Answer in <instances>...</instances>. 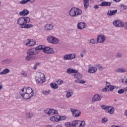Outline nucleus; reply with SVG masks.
<instances>
[{"label":"nucleus","instance_id":"obj_1","mask_svg":"<svg viewBox=\"0 0 127 127\" xmlns=\"http://www.w3.org/2000/svg\"><path fill=\"white\" fill-rule=\"evenodd\" d=\"M69 14L72 17H77L82 14V10L77 7H72L68 11Z\"/></svg>","mask_w":127,"mask_h":127},{"label":"nucleus","instance_id":"obj_2","mask_svg":"<svg viewBox=\"0 0 127 127\" xmlns=\"http://www.w3.org/2000/svg\"><path fill=\"white\" fill-rule=\"evenodd\" d=\"M17 24L20 26H24L25 23L30 22V18L26 16L21 17L17 20Z\"/></svg>","mask_w":127,"mask_h":127},{"label":"nucleus","instance_id":"obj_3","mask_svg":"<svg viewBox=\"0 0 127 127\" xmlns=\"http://www.w3.org/2000/svg\"><path fill=\"white\" fill-rule=\"evenodd\" d=\"M86 126L85 121H73L72 122V127H84Z\"/></svg>","mask_w":127,"mask_h":127},{"label":"nucleus","instance_id":"obj_4","mask_svg":"<svg viewBox=\"0 0 127 127\" xmlns=\"http://www.w3.org/2000/svg\"><path fill=\"white\" fill-rule=\"evenodd\" d=\"M47 40L49 43H52V44H58L59 43V39L53 36H48Z\"/></svg>","mask_w":127,"mask_h":127},{"label":"nucleus","instance_id":"obj_5","mask_svg":"<svg viewBox=\"0 0 127 127\" xmlns=\"http://www.w3.org/2000/svg\"><path fill=\"white\" fill-rule=\"evenodd\" d=\"M19 93L22 98H24L25 100H28V99L31 98V96L24 91V88H22L20 91Z\"/></svg>","mask_w":127,"mask_h":127},{"label":"nucleus","instance_id":"obj_6","mask_svg":"<svg viewBox=\"0 0 127 127\" xmlns=\"http://www.w3.org/2000/svg\"><path fill=\"white\" fill-rule=\"evenodd\" d=\"M45 114H46L47 115H48L49 116H50V115H58V111L54 109H47L46 110H44Z\"/></svg>","mask_w":127,"mask_h":127},{"label":"nucleus","instance_id":"obj_7","mask_svg":"<svg viewBox=\"0 0 127 127\" xmlns=\"http://www.w3.org/2000/svg\"><path fill=\"white\" fill-rule=\"evenodd\" d=\"M70 111L72 114V116L75 118L80 117L81 116V111L79 110H76L72 108H70Z\"/></svg>","mask_w":127,"mask_h":127},{"label":"nucleus","instance_id":"obj_8","mask_svg":"<svg viewBox=\"0 0 127 127\" xmlns=\"http://www.w3.org/2000/svg\"><path fill=\"white\" fill-rule=\"evenodd\" d=\"M39 75L40 76L38 77V79H36V82L37 83L42 84L45 82V75L42 73H40Z\"/></svg>","mask_w":127,"mask_h":127},{"label":"nucleus","instance_id":"obj_9","mask_svg":"<svg viewBox=\"0 0 127 127\" xmlns=\"http://www.w3.org/2000/svg\"><path fill=\"white\" fill-rule=\"evenodd\" d=\"M76 57V55L74 54H66L64 56V60H72Z\"/></svg>","mask_w":127,"mask_h":127},{"label":"nucleus","instance_id":"obj_10","mask_svg":"<svg viewBox=\"0 0 127 127\" xmlns=\"http://www.w3.org/2000/svg\"><path fill=\"white\" fill-rule=\"evenodd\" d=\"M97 43H103L105 42V40H106V36L104 35H98L97 36Z\"/></svg>","mask_w":127,"mask_h":127},{"label":"nucleus","instance_id":"obj_11","mask_svg":"<svg viewBox=\"0 0 127 127\" xmlns=\"http://www.w3.org/2000/svg\"><path fill=\"white\" fill-rule=\"evenodd\" d=\"M102 100V96L99 94H95L93 96L92 100V103L95 102H99Z\"/></svg>","mask_w":127,"mask_h":127},{"label":"nucleus","instance_id":"obj_12","mask_svg":"<svg viewBox=\"0 0 127 127\" xmlns=\"http://www.w3.org/2000/svg\"><path fill=\"white\" fill-rule=\"evenodd\" d=\"M43 52L46 53V54H54V51L53 50V49L50 47H45V48H44Z\"/></svg>","mask_w":127,"mask_h":127},{"label":"nucleus","instance_id":"obj_13","mask_svg":"<svg viewBox=\"0 0 127 127\" xmlns=\"http://www.w3.org/2000/svg\"><path fill=\"white\" fill-rule=\"evenodd\" d=\"M38 54V52L36 51V49L34 48L31 49L27 51V55H30L31 56L36 55Z\"/></svg>","mask_w":127,"mask_h":127},{"label":"nucleus","instance_id":"obj_14","mask_svg":"<svg viewBox=\"0 0 127 127\" xmlns=\"http://www.w3.org/2000/svg\"><path fill=\"white\" fill-rule=\"evenodd\" d=\"M113 23L116 27H122L124 25V23L119 20H115Z\"/></svg>","mask_w":127,"mask_h":127},{"label":"nucleus","instance_id":"obj_15","mask_svg":"<svg viewBox=\"0 0 127 127\" xmlns=\"http://www.w3.org/2000/svg\"><path fill=\"white\" fill-rule=\"evenodd\" d=\"M114 89H116V86L109 85V86L105 87L104 88L102 89L103 92H107V91H110V92H112L113 91Z\"/></svg>","mask_w":127,"mask_h":127},{"label":"nucleus","instance_id":"obj_16","mask_svg":"<svg viewBox=\"0 0 127 127\" xmlns=\"http://www.w3.org/2000/svg\"><path fill=\"white\" fill-rule=\"evenodd\" d=\"M24 91L25 92L27 93V94H28L29 95H30L31 97H32L34 94L33 92V90H32V88L30 87L28 88H24Z\"/></svg>","mask_w":127,"mask_h":127},{"label":"nucleus","instance_id":"obj_17","mask_svg":"<svg viewBox=\"0 0 127 127\" xmlns=\"http://www.w3.org/2000/svg\"><path fill=\"white\" fill-rule=\"evenodd\" d=\"M87 27V24L80 22L77 24V28L78 29L82 30L84 28Z\"/></svg>","mask_w":127,"mask_h":127},{"label":"nucleus","instance_id":"obj_18","mask_svg":"<svg viewBox=\"0 0 127 127\" xmlns=\"http://www.w3.org/2000/svg\"><path fill=\"white\" fill-rule=\"evenodd\" d=\"M28 14H29V11H28L26 9H25L19 12V15L20 16H25L26 15H28Z\"/></svg>","mask_w":127,"mask_h":127},{"label":"nucleus","instance_id":"obj_19","mask_svg":"<svg viewBox=\"0 0 127 127\" xmlns=\"http://www.w3.org/2000/svg\"><path fill=\"white\" fill-rule=\"evenodd\" d=\"M50 121L51 122H59L60 117H59V115L54 116L50 118Z\"/></svg>","mask_w":127,"mask_h":127},{"label":"nucleus","instance_id":"obj_20","mask_svg":"<svg viewBox=\"0 0 127 127\" xmlns=\"http://www.w3.org/2000/svg\"><path fill=\"white\" fill-rule=\"evenodd\" d=\"M66 72H67L68 74H77L78 71L76 69L69 68L66 69Z\"/></svg>","mask_w":127,"mask_h":127},{"label":"nucleus","instance_id":"obj_21","mask_svg":"<svg viewBox=\"0 0 127 127\" xmlns=\"http://www.w3.org/2000/svg\"><path fill=\"white\" fill-rule=\"evenodd\" d=\"M118 12V10L115 9L113 10H109L107 13L108 16H112L115 15Z\"/></svg>","mask_w":127,"mask_h":127},{"label":"nucleus","instance_id":"obj_22","mask_svg":"<svg viewBox=\"0 0 127 127\" xmlns=\"http://www.w3.org/2000/svg\"><path fill=\"white\" fill-rule=\"evenodd\" d=\"M108 114H110V115H113L114 114V113H115V108L113 106H108V108H107V110Z\"/></svg>","mask_w":127,"mask_h":127},{"label":"nucleus","instance_id":"obj_23","mask_svg":"<svg viewBox=\"0 0 127 127\" xmlns=\"http://www.w3.org/2000/svg\"><path fill=\"white\" fill-rule=\"evenodd\" d=\"M54 26L53 24H47L45 26V30H52Z\"/></svg>","mask_w":127,"mask_h":127},{"label":"nucleus","instance_id":"obj_24","mask_svg":"<svg viewBox=\"0 0 127 127\" xmlns=\"http://www.w3.org/2000/svg\"><path fill=\"white\" fill-rule=\"evenodd\" d=\"M115 72L116 73H125V72H127V69H126V68L120 67L117 68L115 70Z\"/></svg>","mask_w":127,"mask_h":127},{"label":"nucleus","instance_id":"obj_25","mask_svg":"<svg viewBox=\"0 0 127 127\" xmlns=\"http://www.w3.org/2000/svg\"><path fill=\"white\" fill-rule=\"evenodd\" d=\"M33 27V25L31 24H28V23H25L24 26H21V28H26V29H28V28H31Z\"/></svg>","mask_w":127,"mask_h":127},{"label":"nucleus","instance_id":"obj_26","mask_svg":"<svg viewBox=\"0 0 127 127\" xmlns=\"http://www.w3.org/2000/svg\"><path fill=\"white\" fill-rule=\"evenodd\" d=\"M97 68L96 67L92 66L89 68V69L88 70V73H96V72H97Z\"/></svg>","mask_w":127,"mask_h":127},{"label":"nucleus","instance_id":"obj_27","mask_svg":"<svg viewBox=\"0 0 127 127\" xmlns=\"http://www.w3.org/2000/svg\"><path fill=\"white\" fill-rule=\"evenodd\" d=\"M100 5L101 6H111V2L107 1H102Z\"/></svg>","mask_w":127,"mask_h":127},{"label":"nucleus","instance_id":"obj_28","mask_svg":"<svg viewBox=\"0 0 127 127\" xmlns=\"http://www.w3.org/2000/svg\"><path fill=\"white\" fill-rule=\"evenodd\" d=\"M10 72V70L8 68L4 69L1 72H0V75H4L5 74H8Z\"/></svg>","mask_w":127,"mask_h":127},{"label":"nucleus","instance_id":"obj_29","mask_svg":"<svg viewBox=\"0 0 127 127\" xmlns=\"http://www.w3.org/2000/svg\"><path fill=\"white\" fill-rule=\"evenodd\" d=\"M72 76L75 79H77V80H80V79H82V74H81V73H77L76 74H74L73 75H72Z\"/></svg>","mask_w":127,"mask_h":127},{"label":"nucleus","instance_id":"obj_30","mask_svg":"<svg viewBox=\"0 0 127 127\" xmlns=\"http://www.w3.org/2000/svg\"><path fill=\"white\" fill-rule=\"evenodd\" d=\"M83 5L85 9L88 8L89 6V0H83Z\"/></svg>","mask_w":127,"mask_h":127},{"label":"nucleus","instance_id":"obj_31","mask_svg":"<svg viewBox=\"0 0 127 127\" xmlns=\"http://www.w3.org/2000/svg\"><path fill=\"white\" fill-rule=\"evenodd\" d=\"M73 94H74V92L73 91H66V98H70V97H72V95H73Z\"/></svg>","mask_w":127,"mask_h":127},{"label":"nucleus","instance_id":"obj_32","mask_svg":"<svg viewBox=\"0 0 127 127\" xmlns=\"http://www.w3.org/2000/svg\"><path fill=\"white\" fill-rule=\"evenodd\" d=\"M126 91H127V87H125L124 89H119L118 91V94H124V93H125V92H126Z\"/></svg>","mask_w":127,"mask_h":127},{"label":"nucleus","instance_id":"obj_33","mask_svg":"<svg viewBox=\"0 0 127 127\" xmlns=\"http://www.w3.org/2000/svg\"><path fill=\"white\" fill-rule=\"evenodd\" d=\"M50 86L52 89H58V85L55 83H51Z\"/></svg>","mask_w":127,"mask_h":127},{"label":"nucleus","instance_id":"obj_34","mask_svg":"<svg viewBox=\"0 0 127 127\" xmlns=\"http://www.w3.org/2000/svg\"><path fill=\"white\" fill-rule=\"evenodd\" d=\"M31 40H29V39H27L25 41H24V44L25 45H26V46H29L30 45H30V41Z\"/></svg>","mask_w":127,"mask_h":127},{"label":"nucleus","instance_id":"obj_35","mask_svg":"<svg viewBox=\"0 0 127 127\" xmlns=\"http://www.w3.org/2000/svg\"><path fill=\"white\" fill-rule=\"evenodd\" d=\"M35 58H34L33 56L28 55L25 57V60H26V61H30L31 59H34Z\"/></svg>","mask_w":127,"mask_h":127},{"label":"nucleus","instance_id":"obj_36","mask_svg":"<svg viewBox=\"0 0 127 127\" xmlns=\"http://www.w3.org/2000/svg\"><path fill=\"white\" fill-rule=\"evenodd\" d=\"M75 83H76L77 84H85V82L84 80H74Z\"/></svg>","mask_w":127,"mask_h":127},{"label":"nucleus","instance_id":"obj_37","mask_svg":"<svg viewBox=\"0 0 127 127\" xmlns=\"http://www.w3.org/2000/svg\"><path fill=\"white\" fill-rule=\"evenodd\" d=\"M26 117L28 119H31V118L33 117V114H32V113H28L26 114Z\"/></svg>","mask_w":127,"mask_h":127},{"label":"nucleus","instance_id":"obj_38","mask_svg":"<svg viewBox=\"0 0 127 127\" xmlns=\"http://www.w3.org/2000/svg\"><path fill=\"white\" fill-rule=\"evenodd\" d=\"M45 47L44 46H39L38 47H36L35 49L36 51H37V50H41V49L44 50Z\"/></svg>","mask_w":127,"mask_h":127},{"label":"nucleus","instance_id":"obj_39","mask_svg":"<svg viewBox=\"0 0 127 127\" xmlns=\"http://www.w3.org/2000/svg\"><path fill=\"white\" fill-rule=\"evenodd\" d=\"M11 62V60L9 59V60H5L3 61H2L1 63L2 64H3L4 63H6V64H9Z\"/></svg>","mask_w":127,"mask_h":127},{"label":"nucleus","instance_id":"obj_40","mask_svg":"<svg viewBox=\"0 0 127 127\" xmlns=\"http://www.w3.org/2000/svg\"><path fill=\"white\" fill-rule=\"evenodd\" d=\"M21 75L22 77L25 78V77H27V73L25 71H22L21 72Z\"/></svg>","mask_w":127,"mask_h":127},{"label":"nucleus","instance_id":"obj_41","mask_svg":"<svg viewBox=\"0 0 127 127\" xmlns=\"http://www.w3.org/2000/svg\"><path fill=\"white\" fill-rule=\"evenodd\" d=\"M64 125L65 127H72V123L70 124V122H66V123H64Z\"/></svg>","mask_w":127,"mask_h":127},{"label":"nucleus","instance_id":"obj_42","mask_svg":"<svg viewBox=\"0 0 127 127\" xmlns=\"http://www.w3.org/2000/svg\"><path fill=\"white\" fill-rule=\"evenodd\" d=\"M90 43H91L92 44H95V43H98V41L94 39H92L90 40Z\"/></svg>","mask_w":127,"mask_h":127},{"label":"nucleus","instance_id":"obj_43","mask_svg":"<svg viewBox=\"0 0 127 127\" xmlns=\"http://www.w3.org/2000/svg\"><path fill=\"white\" fill-rule=\"evenodd\" d=\"M28 2L27 0H22L19 2V3L20 4H26Z\"/></svg>","mask_w":127,"mask_h":127},{"label":"nucleus","instance_id":"obj_44","mask_svg":"<svg viewBox=\"0 0 127 127\" xmlns=\"http://www.w3.org/2000/svg\"><path fill=\"white\" fill-rule=\"evenodd\" d=\"M60 121H64V120H66V117L65 116H59Z\"/></svg>","mask_w":127,"mask_h":127},{"label":"nucleus","instance_id":"obj_45","mask_svg":"<svg viewBox=\"0 0 127 127\" xmlns=\"http://www.w3.org/2000/svg\"><path fill=\"white\" fill-rule=\"evenodd\" d=\"M50 92H51V91L50 90H45L43 91V94H44L45 95H48V94H49V93H50Z\"/></svg>","mask_w":127,"mask_h":127},{"label":"nucleus","instance_id":"obj_46","mask_svg":"<svg viewBox=\"0 0 127 127\" xmlns=\"http://www.w3.org/2000/svg\"><path fill=\"white\" fill-rule=\"evenodd\" d=\"M58 85H62L63 84V80L61 79H59L57 81Z\"/></svg>","mask_w":127,"mask_h":127},{"label":"nucleus","instance_id":"obj_47","mask_svg":"<svg viewBox=\"0 0 127 127\" xmlns=\"http://www.w3.org/2000/svg\"><path fill=\"white\" fill-rule=\"evenodd\" d=\"M116 56L117 58H122V55L121 53H118Z\"/></svg>","mask_w":127,"mask_h":127},{"label":"nucleus","instance_id":"obj_48","mask_svg":"<svg viewBox=\"0 0 127 127\" xmlns=\"http://www.w3.org/2000/svg\"><path fill=\"white\" fill-rule=\"evenodd\" d=\"M108 122V119L107 118H103L102 119V123L103 124H105V123H107Z\"/></svg>","mask_w":127,"mask_h":127},{"label":"nucleus","instance_id":"obj_49","mask_svg":"<svg viewBox=\"0 0 127 127\" xmlns=\"http://www.w3.org/2000/svg\"><path fill=\"white\" fill-rule=\"evenodd\" d=\"M97 67H98L99 68V69L100 70V71H102V70H103V69H105V68L103 67V66H102L101 65V64H98L97 65Z\"/></svg>","mask_w":127,"mask_h":127},{"label":"nucleus","instance_id":"obj_50","mask_svg":"<svg viewBox=\"0 0 127 127\" xmlns=\"http://www.w3.org/2000/svg\"><path fill=\"white\" fill-rule=\"evenodd\" d=\"M121 8H122V9H127V6L125 5H121Z\"/></svg>","mask_w":127,"mask_h":127},{"label":"nucleus","instance_id":"obj_51","mask_svg":"<svg viewBox=\"0 0 127 127\" xmlns=\"http://www.w3.org/2000/svg\"><path fill=\"white\" fill-rule=\"evenodd\" d=\"M101 107L103 110H106V111L108 110V106L107 107L105 105H101Z\"/></svg>","mask_w":127,"mask_h":127},{"label":"nucleus","instance_id":"obj_52","mask_svg":"<svg viewBox=\"0 0 127 127\" xmlns=\"http://www.w3.org/2000/svg\"><path fill=\"white\" fill-rule=\"evenodd\" d=\"M122 26L124 27L125 29H127V22H126L125 23H123Z\"/></svg>","mask_w":127,"mask_h":127},{"label":"nucleus","instance_id":"obj_53","mask_svg":"<svg viewBox=\"0 0 127 127\" xmlns=\"http://www.w3.org/2000/svg\"><path fill=\"white\" fill-rule=\"evenodd\" d=\"M30 45L29 46H33V45H35V42L33 41H31L30 43Z\"/></svg>","mask_w":127,"mask_h":127},{"label":"nucleus","instance_id":"obj_54","mask_svg":"<svg viewBox=\"0 0 127 127\" xmlns=\"http://www.w3.org/2000/svg\"><path fill=\"white\" fill-rule=\"evenodd\" d=\"M36 0H27L28 2H30V3H33V2H35Z\"/></svg>","mask_w":127,"mask_h":127},{"label":"nucleus","instance_id":"obj_55","mask_svg":"<svg viewBox=\"0 0 127 127\" xmlns=\"http://www.w3.org/2000/svg\"><path fill=\"white\" fill-rule=\"evenodd\" d=\"M109 86H111L110 83L108 82H106V87H109Z\"/></svg>","mask_w":127,"mask_h":127},{"label":"nucleus","instance_id":"obj_56","mask_svg":"<svg viewBox=\"0 0 127 127\" xmlns=\"http://www.w3.org/2000/svg\"><path fill=\"white\" fill-rule=\"evenodd\" d=\"M2 89V83L0 82V90H1Z\"/></svg>","mask_w":127,"mask_h":127},{"label":"nucleus","instance_id":"obj_57","mask_svg":"<svg viewBox=\"0 0 127 127\" xmlns=\"http://www.w3.org/2000/svg\"><path fill=\"white\" fill-rule=\"evenodd\" d=\"M94 8H95L96 9H97L98 8H99V5H95Z\"/></svg>","mask_w":127,"mask_h":127},{"label":"nucleus","instance_id":"obj_58","mask_svg":"<svg viewBox=\"0 0 127 127\" xmlns=\"http://www.w3.org/2000/svg\"><path fill=\"white\" fill-rule=\"evenodd\" d=\"M34 70H36V69H37V65L35 64V65L34 66Z\"/></svg>","mask_w":127,"mask_h":127},{"label":"nucleus","instance_id":"obj_59","mask_svg":"<svg viewBox=\"0 0 127 127\" xmlns=\"http://www.w3.org/2000/svg\"><path fill=\"white\" fill-rule=\"evenodd\" d=\"M114 1H116V2H120L121 1V0H113Z\"/></svg>","mask_w":127,"mask_h":127},{"label":"nucleus","instance_id":"obj_60","mask_svg":"<svg viewBox=\"0 0 127 127\" xmlns=\"http://www.w3.org/2000/svg\"><path fill=\"white\" fill-rule=\"evenodd\" d=\"M111 127H120L119 126L112 125Z\"/></svg>","mask_w":127,"mask_h":127},{"label":"nucleus","instance_id":"obj_61","mask_svg":"<svg viewBox=\"0 0 127 127\" xmlns=\"http://www.w3.org/2000/svg\"><path fill=\"white\" fill-rule=\"evenodd\" d=\"M125 116H126V117H127V110L126 111H125Z\"/></svg>","mask_w":127,"mask_h":127},{"label":"nucleus","instance_id":"obj_62","mask_svg":"<svg viewBox=\"0 0 127 127\" xmlns=\"http://www.w3.org/2000/svg\"><path fill=\"white\" fill-rule=\"evenodd\" d=\"M56 127H63L62 126V125H58Z\"/></svg>","mask_w":127,"mask_h":127},{"label":"nucleus","instance_id":"obj_63","mask_svg":"<svg viewBox=\"0 0 127 127\" xmlns=\"http://www.w3.org/2000/svg\"><path fill=\"white\" fill-rule=\"evenodd\" d=\"M125 83L127 84V78L125 80Z\"/></svg>","mask_w":127,"mask_h":127},{"label":"nucleus","instance_id":"obj_64","mask_svg":"<svg viewBox=\"0 0 127 127\" xmlns=\"http://www.w3.org/2000/svg\"><path fill=\"white\" fill-rule=\"evenodd\" d=\"M39 64H40L39 63H36L35 64V65H36V66H38V65H39Z\"/></svg>","mask_w":127,"mask_h":127}]
</instances>
